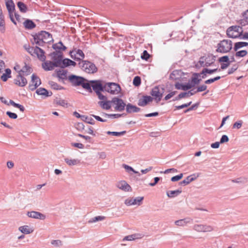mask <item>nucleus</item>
<instances>
[{"label": "nucleus", "mask_w": 248, "mask_h": 248, "mask_svg": "<svg viewBox=\"0 0 248 248\" xmlns=\"http://www.w3.org/2000/svg\"><path fill=\"white\" fill-rule=\"evenodd\" d=\"M18 230L22 233L26 234H30L33 232V229L28 225L20 226L19 227Z\"/></svg>", "instance_id": "c85d7f7f"}, {"label": "nucleus", "mask_w": 248, "mask_h": 248, "mask_svg": "<svg viewBox=\"0 0 248 248\" xmlns=\"http://www.w3.org/2000/svg\"><path fill=\"white\" fill-rule=\"evenodd\" d=\"M183 173H181L178 175L173 176L171 178V181L172 182H176V181H179L183 177Z\"/></svg>", "instance_id": "e2e57ef3"}, {"label": "nucleus", "mask_w": 248, "mask_h": 248, "mask_svg": "<svg viewBox=\"0 0 248 248\" xmlns=\"http://www.w3.org/2000/svg\"><path fill=\"white\" fill-rule=\"evenodd\" d=\"M42 67L45 71H51L53 70L55 67V66L53 62L51 61H45L42 63Z\"/></svg>", "instance_id": "aec40b11"}, {"label": "nucleus", "mask_w": 248, "mask_h": 248, "mask_svg": "<svg viewBox=\"0 0 248 248\" xmlns=\"http://www.w3.org/2000/svg\"><path fill=\"white\" fill-rule=\"evenodd\" d=\"M217 71V69H209L207 68H204L202 69V73H207V74H212Z\"/></svg>", "instance_id": "4d7b16f0"}, {"label": "nucleus", "mask_w": 248, "mask_h": 248, "mask_svg": "<svg viewBox=\"0 0 248 248\" xmlns=\"http://www.w3.org/2000/svg\"><path fill=\"white\" fill-rule=\"evenodd\" d=\"M195 178L192 177V176H187L185 179L181 182L182 185H186L189 184L195 180Z\"/></svg>", "instance_id": "49530a36"}, {"label": "nucleus", "mask_w": 248, "mask_h": 248, "mask_svg": "<svg viewBox=\"0 0 248 248\" xmlns=\"http://www.w3.org/2000/svg\"><path fill=\"white\" fill-rule=\"evenodd\" d=\"M81 69L88 74H93L97 71V68L95 65L88 61H82L78 63Z\"/></svg>", "instance_id": "f03ea898"}, {"label": "nucleus", "mask_w": 248, "mask_h": 248, "mask_svg": "<svg viewBox=\"0 0 248 248\" xmlns=\"http://www.w3.org/2000/svg\"><path fill=\"white\" fill-rule=\"evenodd\" d=\"M36 93L38 95L44 96L46 97L50 96L52 94L51 92H49L47 90L43 88H40L36 90Z\"/></svg>", "instance_id": "c756f323"}, {"label": "nucleus", "mask_w": 248, "mask_h": 248, "mask_svg": "<svg viewBox=\"0 0 248 248\" xmlns=\"http://www.w3.org/2000/svg\"><path fill=\"white\" fill-rule=\"evenodd\" d=\"M215 59L212 55H208L200 58L199 62L201 66L208 67L214 63Z\"/></svg>", "instance_id": "6e6552de"}, {"label": "nucleus", "mask_w": 248, "mask_h": 248, "mask_svg": "<svg viewBox=\"0 0 248 248\" xmlns=\"http://www.w3.org/2000/svg\"><path fill=\"white\" fill-rule=\"evenodd\" d=\"M57 77L62 79L67 78V71L65 70L62 69L57 71Z\"/></svg>", "instance_id": "c9c22d12"}, {"label": "nucleus", "mask_w": 248, "mask_h": 248, "mask_svg": "<svg viewBox=\"0 0 248 248\" xmlns=\"http://www.w3.org/2000/svg\"><path fill=\"white\" fill-rule=\"evenodd\" d=\"M175 88L178 90H182L183 91H186L189 89H190L193 87H194L193 85L188 83L186 85L182 84L179 83H176L175 85Z\"/></svg>", "instance_id": "a878e982"}, {"label": "nucleus", "mask_w": 248, "mask_h": 248, "mask_svg": "<svg viewBox=\"0 0 248 248\" xmlns=\"http://www.w3.org/2000/svg\"><path fill=\"white\" fill-rule=\"evenodd\" d=\"M152 98L150 96H144L142 98L138 101V105L141 107L146 106L149 102L152 101Z\"/></svg>", "instance_id": "cd10ccee"}, {"label": "nucleus", "mask_w": 248, "mask_h": 248, "mask_svg": "<svg viewBox=\"0 0 248 248\" xmlns=\"http://www.w3.org/2000/svg\"><path fill=\"white\" fill-rule=\"evenodd\" d=\"M105 90L111 94H117L121 90L120 86L115 83L110 82L104 86Z\"/></svg>", "instance_id": "39448f33"}, {"label": "nucleus", "mask_w": 248, "mask_h": 248, "mask_svg": "<svg viewBox=\"0 0 248 248\" xmlns=\"http://www.w3.org/2000/svg\"><path fill=\"white\" fill-rule=\"evenodd\" d=\"M105 219V217L104 216H97L95 217H94L91 219H90L88 222L90 223H94L97 221H102Z\"/></svg>", "instance_id": "a18cd8bd"}, {"label": "nucleus", "mask_w": 248, "mask_h": 248, "mask_svg": "<svg viewBox=\"0 0 248 248\" xmlns=\"http://www.w3.org/2000/svg\"><path fill=\"white\" fill-rule=\"evenodd\" d=\"M191 104V102H189L188 103L184 104H183L182 105H180V106H175V110L180 109H182V108L188 107V106H189Z\"/></svg>", "instance_id": "052dcab7"}, {"label": "nucleus", "mask_w": 248, "mask_h": 248, "mask_svg": "<svg viewBox=\"0 0 248 248\" xmlns=\"http://www.w3.org/2000/svg\"><path fill=\"white\" fill-rule=\"evenodd\" d=\"M54 103L58 105L65 108H68L70 106V105L68 103L66 100L62 99L60 97H56L54 100Z\"/></svg>", "instance_id": "b1692460"}, {"label": "nucleus", "mask_w": 248, "mask_h": 248, "mask_svg": "<svg viewBox=\"0 0 248 248\" xmlns=\"http://www.w3.org/2000/svg\"><path fill=\"white\" fill-rule=\"evenodd\" d=\"M6 5L8 13L11 12L12 11H15V4L12 0H8L6 2Z\"/></svg>", "instance_id": "f704fd0d"}, {"label": "nucleus", "mask_w": 248, "mask_h": 248, "mask_svg": "<svg viewBox=\"0 0 248 248\" xmlns=\"http://www.w3.org/2000/svg\"><path fill=\"white\" fill-rule=\"evenodd\" d=\"M193 228L198 232H208L213 230L212 226L206 224H195Z\"/></svg>", "instance_id": "9b49d317"}, {"label": "nucleus", "mask_w": 248, "mask_h": 248, "mask_svg": "<svg viewBox=\"0 0 248 248\" xmlns=\"http://www.w3.org/2000/svg\"><path fill=\"white\" fill-rule=\"evenodd\" d=\"M98 104L102 108L108 110L112 107V103L111 101H101L98 102Z\"/></svg>", "instance_id": "7c9ffc66"}, {"label": "nucleus", "mask_w": 248, "mask_h": 248, "mask_svg": "<svg viewBox=\"0 0 248 248\" xmlns=\"http://www.w3.org/2000/svg\"><path fill=\"white\" fill-rule=\"evenodd\" d=\"M14 81L16 85L20 87H24L27 84L26 78L21 75V73H18Z\"/></svg>", "instance_id": "dca6fc26"}, {"label": "nucleus", "mask_w": 248, "mask_h": 248, "mask_svg": "<svg viewBox=\"0 0 248 248\" xmlns=\"http://www.w3.org/2000/svg\"><path fill=\"white\" fill-rule=\"evenodd\" d=\"M6 114L11 119H16L17 117V115L16 113L10 111H7Z\"/></svg>", "instance_id": "774afa93"}, {"label": "nucleus", "mask_w": 248, "mask_h": 248, "mask_svg": "<svg viewBox=\"0 0 248 248\" xmlns=\"http://www.w3.org/2000/svg\"><path fill=\"white\" fill-rule=\"evenodd\" d=\"M116 186L119 189L125 192H131L132 190L131 186L124 180L118 182L116 184Z\"/></svg>", "instance_id": "ddd939ff"}, {"label": "nucleus", "mask_w": 248, "mask_h": 248, "mask_svg": "<svg viewBox=\"0 0 248 248\" xmlns=\"http://www.w3.org/2000/svg\"><path fill=\"white\" fill-rule=\"evenodd\" d=\"M207 86L205 85H201L198 86L197 88V90L195 91V93L201 92L207 90Z\"/></svg>", "instance_id": "603ef678"}, {"label": "nucleus", "mask_w": 248, "mask_h": 248, "mask_svg": "<svg viewBox=\"0 0 248 248\" xmlns=\"http://www.w3.org/2000/svg\"><path fill=\"white\" fill-rule=\"evenodd\" d=\"M111 102L112 103V107H114L115 110L118 111H123L126 106V104L124 101L118 97L113 98Z\"/></svg>", "instance_id": "423d86ee"}, {"label": "nucleus", "mask_w": 248, "mask_h": 248, "mask_svg": "<svg viewBox=\"0 0 248 248\" xmlns=\"http://www.w3.org/2000/svg\"><path fill=\"white\" fill-rule=\"evenodd\" d=\"M163 89L161 88V91L158 86L155 87L152 90L151 94L153 96L155 97L157 102L161 100L163 95Z\"/></svg>", "instance_id": "4468645a"}, {"label": "nucleus", "mask_w": 248, "mask_h": 248, "mask_svg": "<svg viewBox=\"0 0 248 248\" xmlns=\"http://www.w3.org/2000/svg\"><path fill=\"white\" fill-rule=\"evenodd\" d=\"M78 136L79 137L83 138L84 139H85L86 140L88 141L89 142H91V143L92 142V138H91L89 136H84V135L80 134H78Z\"/></svg>", "instance_id": "0e129e2a"}, {"label": "nucleus", "mask_w": 248, "mask_h": 248, "mask_svg": "<svg viewBox=\"0 0 248 248\" xmlns=\"http://www.w3.org/2000/svg\"><path fill=\"white\" fill-rule=\"evenodd\" d=\"M76 65V63L75 62L69 59H64L63 60L62 59L60 67L64 68L69 66H75Z\"/></svg>", "instance_id": "393cba45"}, {"label": "nucleus", "mask_w": 248, "mask_h": 248, "mask_svg": "<svg viewBox=\"0 0 248 248\" xmlns=\"http://www.w3.org/2000/svg\"><path fill=\"white\" fill-rule=\"evenodd\" d=\"M239 23L242 26L248 24V9L243 14V18L239 21Z\"/></svg>", "instance_id": "473e14b6"}, {"label": "nucleus", "mask_w": 248, "mask_h": 248, "mask_svg": "<svg viewBox=\"0 0 248 248\" xmlns=\"http://www.w3.org/2000/svg\"><path fill=\"white\" fill-rule=\"evenodd\" d=\"M102 115L106 118H118L122 116V114H107L103 113Z\"/></svg>", "instance_id": "37998d69"}, {"label": "nucleus", "mask_w": 248, "mask_h": 248, "mask_svg": "<svg viewBox=\"0 0 248 248\" xmlns=\"http://www.w3.org/2000/svg\"><path fill=\"white\" fill-rule=\"evenodd\" d=\"M248 46V43L244 42H237L235 44L234 49L236 51L241 47L246 46Z\"/></svg>", "instance_id": "c03bdc74"}, {"label": "nucleus", "mask_w": 248, "mask_h": 248, "mask_svg": "<svg viewBox=\"0 0 248 248\" xmlns=\"http://www.w3.org/2000/svg\"><path fill=\"white\" fill-rule=\"evenodd\" d=\"M71 57L76 60L80 61L83 60L85 55L83 51L79 49L74 48L73 50L70 52Z\"/></svg>", "instance_id": "1a4fd4ad"}, {"label": "nucleus", "mask_w": 248, "mask_h": 248, "mask_svg": "<svg viewBox=\"0 0 248 248\" xmlns=\"http://www.w3.org/2000/svg\"><path fill=\"white\" fill-rule=\"evenodd\" d=\"M36 55L37 58L41 61H45L46 60V56L45 55V52L43 49L38 46L35 47V50L33 53V55Z\"/></svg>", "instance_id": "6ab92c4d"}, {"label": "nucleus", "mask_w": 248, "mask_h": 248, "mask_svg": "<svg viewBox=\"0 0 248 248\" xmlns=\"http://www.w3.org/2000/svg\"><path fill=\"white\" fill-rule=\"evenodd\" d=\"M41 83V80L35 74H32L31 76V82L29 84V89L31 91H33L36 89Z\"/></svg>", "instance_id": "f8f14e48"}, {"label": "nucleus", "mask_w": 248, "mask_h": 248, "mask_svg": "<svg viewBox=\"0 0 248 248\" xmlns=\"http://www.w3.org/2000/svg\"><path fill=\"white\" fill-rule=\"evenodd\" d=\"M143 200V197H138L136 198H128L124 201V204L127 206L140 205Z\"/></svg>", "instance_id": "9d476101"}, {"label": "nucleus", "mask_w": 248, "mask_h": 248, "mask_svg": "<svg viewBox=\"0 0 248 248\" xmlns=\"http://www.w3.org/2000/svg\"><path fill=\"white\" fill-rule=\"evenodd\" d=\"M126 111L128 113H131L134 112H138L140 110V108L137 107L136 106L133 105L130 103H128L126 105Z\"/></svg>", "instance_id": "5701e85b"}, {"label": "nucleus", "mask_w": 248, "mask_h": 248, "mask_svg": "<svg viewBox=\"0 0 248 248\" xmlns=\"http://www.w3.org/2000/svg\"><path fill=\"white\" fill-rule=\"evenodd\" d=\"M27 215L31 218L39 219L41 220H44L46 218L45 215L37 211L28 212L27 214Z\"/></svg>", "instance_id": "f3484780"}, {"label": "nucleus", "mask_w": 248, "mask_h": 248, "mask_svg": "<svg viewBox=\"0 0 248 248\" xmlns=\"http://www.w3.org/2000/svg\"><path fill=\"white\" fill-rule=\"evenodd\" d=\"M11 71L10 69L7 68L5 70V73L3 74L0 78L3 81H6L8 78L11 77Z\"/></svg>", "instance_id": "58836bf2"}, {"label": "nucleus", "mask_w": 248, "mask_h": 248, "mask_svg": "<svg viewBox=\"0 0 248 248\" xmlns=\"http://www.w3.org/2000/svg\"><path fill=\"white\" fill-rule=\"evenodd\" d=\"M17 6L19 8L20 11L23 13L27 12V8L26 5L22 2H18L17 3Z\"/></svg>", "instance_id": "de8ad7c7"}, {"label": "nucleus", "mask_w": 248, "mask_h": 248, "mask_svg": "<svg viewBox=\"0 0 248 248\" xmlns=\"http://www.w3.org/2000/svg\"><path fill=\"white\" fill-rule=\"evenodd\" d=\"M93 89L96 93L103 91V88L100 81H91Z\"/></svg>", "instance_id": "4be33fe9"}, {"label": "nucleus", "mask_w": 248, "mask_h": 248, "mask_svg": "<svg viewBox=\"0 0 248 248\" xmlns=\"http://www.w3.org/2000/svg\"><path fill=\"white\" fill-rule=\"evenodd\" d=\"M232 42L230 40H223L217 44V51L221 53L229 52L232 48Z\"/></svg>", "instance_id": "7ed1b4c3"}, {"label": "nucleus", "mask_w": 248, "mask_h": 248, "mask_svg": "<svg viewBox=\"0 0 248 248\" xmlns=\"http://www.w3.org/2000/svg\"><path fill=\"white\" fill-rule=\"evenodd\" d=\"M181 192L182 190L179 189L176 190H171L168 191L167 192V195L168 197L170 198H172L177 196L180 194H181Z\"/></svg>", "instance_id": "72a5a7b5"}, {"label": "nucleus", "mask_w": 248, "mask_h": 248, "mask_svg": "<svg viewBox=\"0 0 248 248\" xmlns=\"http://www.w3.org/2000/svg\"><path fill=\"white\" fill-rule=\"evenodd\" d=\"M149 56L150 55L147 51L146 50H144L141 56V58L143 60H147L149 59Z\"/></svg>", "instance_id": "69168bd1"}, {"label": "nucleus", "mask_w": 248, "mask_h": 248, "mask_svg": "<svg viewBox=\"0 0 248 248\" xmlns=\"http://www.w3.org/2000/svg\"><path fill=\"white\" fill-rule=\"evenodd\" d=\"M49 85L51 86V87L54 90H61V87L59 85H58L57 83L51 81L49 82Z\"/></svg>", "instance_id": "8fccbe9b"}, {"label": "nucleus", "mask_w": 248, "mask_h": 248, "mask_svg": "<svg viewBox=\"0 0 248 248\" xmlns=\"http://www.w3.org/2000/svg\"><path fill=\"white\" fill-rule=\"evenodd\" d=\"M122 166L128 173H130L131 172H132L134 173L138 174L139 176L140 175L139 172L135 170L134 169L131 167L126 164H123Z\"/></svg>", "instance_id": "a19ab883"}, {"label": "nucleus", "mask_w": 248, "mask_h": 248, "mask_svg": "<svg viewBox=\"0 0 248 248\" xmlns=\"http://www.w3.org/2000/svg\"><path fill=\"white\" fill-rule=\"evenodd\" d=\"M141 83L140 78L139 76H136L134 78L133 83L135 86H139Z\"/></svg>", "instance_id": "5fc2aeb1"}, {"label": "nucleus", "mask_w": 248, "mask_h": 248, "mask_svg": "<svg viewBox=\"0 0 248 248\" xmlns=\"http://www.w3.org/2000/svg\"><path fill=\"white\" fill-rule=\"evenodd\" d=\"M232 181L236 183L245 184L248 181V179L246 177H241L232 180Z\"/></svg>", "instance_id": "79ce46f5"}, {"label": "nucleus", "mask_w": 248, "mask_h": 248, "mask_svg": "<svg viewBox=\"0 0 248 248\" xmlns=\"http://www.w3.org/2000/svg\"><path fill=\"white\" fill-rule=\"evenodd\" d=\"M70 82L75 86H80L85 79L82 77L75 75H71L68 77Z\"/></svg>", "instance_id": "2eb2a0df"}, {"label": "nucleus", "mask_w": 248, "mask_h": 248, "mask_svg": "<svg viewBox=\"0 0 248 248\" xmlns=\"http://www.w3.org/2000/svg\"><path fill=\"white\" fill-rule=\"evenodd\" d=\"M24 47L30 54L33 55V53L35 50V47H30L28 45H24Z\"/></svg>", "instance_id": "6e6d98bb"}, {"label": "nucleus", "mask_w": 248, "mask_h": 248, "mask_svg": "<svg viewBox=\"0 0 248 248\" xmlns=\"http://www.w3.org/2000/svg\"><path fill=\"white\" fill-rule=\"evenodd\" d=\"M125 133H126V131H122L120 132L108 131L107 132V134L108 135H112L113 136L119 137V136L124 135Z\"/></svg>", "instance_id": "3c124183"}, {"label": "nucleus", "mask_w": 248, "mask_h": 248, "mask_svg": "<svg viewBox=\"0 0 248 248\" xmlns=\"http://www.w3.org/2000/svg\"><path fill=\"white\" fill-rule=\"evenodd\" d=\"M200 76V74L199 73H195L194 74L193 77L191 79V84L193 85L194 86L195 85H197L200 83L201 79L199 78V77Z\"/></svg>", "instance_id": "4c0bfd02"}, {"label": "nucleus", "mask_w": 248, "mask_h": 248, "mask_svg": "<svg viewBox=\"0 0 248 248\" xmlns=\"http://www.w3.org/2000/svg\"><path fill=\"white\" fill-rule=\"evenodd\" d=\"M247 54V51L246 50H241L237 52L235 54L236 57H243Z\"/></svg>", "instance_id": "680f3d73"}, {"label": "nucleus", "mask_w": 248, "mask_h": 248, "mask_svg": "<svg viewBox=\"0 0 248 248\" xmlns=\"http://www.w3.org/2000/svg\"><path fill=\"white\" fill-rule=\"evenodd\" d=\"M221 78V77L220 76L216 77L213 78H210L209 79H207L204 81V83L206 84H209L211 83H212L213 82L217 81Z\"/></svg>", "instance_id": "864d4df0"}, {"label": "nucleus", "mask_w": 248, "mask_h": 248, "mask_svg": "<svg viewBox=\"0 0 248 248\" xmlns=\"http://www.w3.org/2000/svg\"><path fill=\"white\" fill-rule=\"evenodd\" d=\"M177 93L176 91H173L167 94L164 98L165 100H168L173 97Z\"/></svg>", "instance_id": "338daca9"}, {"label": "nucleus", "mask_w": 248, "mask_h": 248, "mask_svg": "<svg viewBox=\"0 0 248 248\" xmlns=\"http://www.w3.org/2000/svg\"><path fill=\"white\" fill-rule=\"evenodd\" d=\"M80 85L85 89L91 91V86L89 82H86L85 80L84 81H82V83Z\"/></svg>", "instance_id": "09e8293b"}, {"label": "nucleus", "mask_w": 248, "mask_h": 248, "mask_svg": "<svg viewBox=\"0 0 248 248\" xmlns=\"http://www.w3.org/2000/svg\"><path fill=\"white\" fill-rule=\"evenodd\" d=\"M24 25L26 29H32L35 27V24L31 20L27 19L24 22Z\"/></svg>", "instance_id": "ea45409f"}, {"label": "nucleus", "mask_w": 248, "mask_h": 248, "mask_svg": "<svg viewBox=\"0 0 248 248\" xmlns=\"http://www.w3.org/2000/svg\"><path fill=\"white\" fill-rule=\"evenodd\" d=\"M243 30L239 26H232L229 27L227 30V34L230 38H235L239 37L243 33Z\"/></svg>", "instance_id": "20e7f679"}, {"label": "nucleus", "mask_w": 248, "mask_h": 248, "mask_svg": "<svg viewBox=\"0 0 248 248\" xmlns=\"http://www.w3.org/2000/svg\"><path fill=\"white\" fill-rule=\"evenodd\" d=\"M192 219L189 217L185 218L184 219L176 220L174 222L175 224L179 227H184L186 226L188 223H191L192 222Z\"/></svg>", "instance_id": "412c9836"}, {"label": "nucleus", "mask_w": 248, "mask_h": 248, "mask_svg": "<svg viewBox=\"0 0 248 248\" xmlns=\"http://www.w3.org/2000/svg\"><path fill=\"white\" fill-rule=\"evenodd\" d=\"M51 244L55 247H61L62 246V242L60 240H54L51 241Z\"/></svg>", "instance_id": "13d9d810"}, {"label": "nucleus", "mask_w": 248, "mask_h": 248, "mask_svg": "<svg viewBox=\"0 0 248 248\" xmlns=\"http://www.w3.org/2000/svg\"><path fill=\"white\" fill-rule=\"evenodd\" d=\"M32 72L31 68L28 66L27 65H25L22 69L18 71V73H21V75L22 76H28Z\"/></svg>", "instance_id": "2f4dec72"}, {"label": "nucleus", "mask_w": 248, "mask_h": 248, "mask_svg": "<svg viewBox=\"0 0 248 248\" xmlns=\"http://www.w3.org/2000/svg\"><path fill=\"white\" fill-rule=\"evenodd\" d=\"M64 160L66 164L70 167L75 166H79L81 164V160L78 158L67 157L65 158Z\"/></svg>", "instance_id": "a211bd4d"}, {"label": "nucleus", "mask_w": 248, "mask_h": 248, "mask_svg": "<svg viewBox=\"0 0 248 248\" xmlns=\"http://www.w3.org/2000/svg\"><path fill=\"white\" fill-rule=\"evenodd\" d=\"M242 121L241 120L235 122L232 126L233 128L240 129L242 125Z\"/></svg>", "instance_id": "bf43d9fd"}, {"label": "nucleus", "mask_w": 248, "mask_h": 248, "mask_svg": "<svg viewBox=\"0 0 248 248\" xmlns=\"http://www.w3.org/2000/svg\"><path fill=\"white\" fill-rule=\"evenodd\" d=\"M34 42L36 44L42 46L44 44L49 43L53 40L52 36L46 31H42L34 37Z\"/></svg>", "instance_id": "f257e3e1"}, {"label": "nucleus", "mask_w": 248, "mask_h": 248, "mask_svg": "<svg viewBox=\"0 0 248 248\" xmlns=\"http://www.w3.org/2000/svg\"><path fill=\"white\" fill-rule=\"evenodd\" d=\"M53 49L55 50H60L64 51L66 50V47L65 46L61 41H60L58 43L55 44L53 45Z\"/></svg>", "instance_id": "e433bc0d"}, {"label": "nucleus", "mask_w": 248, "mask_h": 248, "mask_svg": "<svg viewBox=\"0 0 248 248\" xmlns=\"http://www.w3.org/2000/svg\"><path fill=\"white\" fill-rule=\"evenodd\" d=\"M143 237V235L140 233H135L132 235H129L125 236L123 239V241H132L137 239H140Z\"/></svg>", "instance_id": "bb28decb"}, {"label": "nucleus", "mask_w": 248, "mask_h": 248, "mask_svg": "<svg viewBox=\"0 0 248 248\" xmlns=\"http://www.w3.org/2000/svg\"><path fill=\"white\" fill-rule=\"evenodd\" d=\"M52 62H54L57 67L61 66L62 60V53L59 51H56L49 54Z\"/></svg>", "instance_id": "0eeeda50"}]
</instances>
